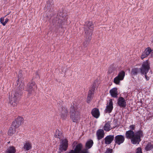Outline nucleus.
I'll use <instances>...</instances> for the list:
<instances>
[{
    "label": "nucleus",
    "mask_w": 153,
    "mask_h": 153,
    "mask_svg": "<svg viewBox=\"0 0 153 153\" xmlns=\"http://www.w3.org/2000/svg\"><path fill=\"white\" fill-rule=\"evenodd\" d=\"M97 135L98 140H100L104 136V131L102 129H99L97 132Z\"/></svg>",
    "instance_id": "aec40b11"
},
{
    "label": "nucleus",
    "mask_w": 153,
    "mask_h": 153,
    "mask_svg": "<svg viewBox=\"0 0 153 153\" xmlns=\"http://www.w3.org/2000/svg\"><path fill=\"white\" fill-rule=\"evenodd\" d=\"M62 136V132L59 131L58 129L56 130L54 137L56 138H58L60 139Z\"/></svg>",
    "instance_id": "a878e982"
},
{
    "label": "nucleus",
    "mask_w": 153,
    "mask_h": 153,
    "mask_svg": "<svg viewBox=\"0 0 153 153\" xmlns=\"http://www.w3.org/2000/svg\"><path fill=\"white\" fill-rule=\"evenodd\" d=\"M153 148V144L151 143H149L146 145L145 149L146 151H149Z\"/></svg>",
    "instance_id": "c85d7f7f"
},
{
    "label": "nucleus",
    "mask_w": 153,
    "mask_h": 153,
    "mask_svg": "<svg viewBox=\"0 0 153 153\" xmlns=\"http://www.w3.org/2000/svg\"><path fill=\"white\" fill-rule=\"evenodd\" d=\"M125 72L122 71L120 72L117 76L114 79V82L117 85H119L120 81L123 80L125 76Z\"/></svg>",
    "instance_id": "9d476101"
},
{
    "label": "nucleus",
    "mask_w": 153,
    "mask_h": 153,
    "mask_svg": "<svg viewBox=\"0 0 153 153\" xmlns=\"http://www.w3.org/2000/svg\"><path fill=\"white\" fill-rule=\"evenodd\" d=\"M95 88V86L93 85L91 90H89L87 98V102L89 103L92 100V95L94 94Z\"/></svg>",
    "instance_id": "2eb2a0df"
},
{
    "label": "nucleus",
    "mask_w": 153,
    "mask_h": 153,
    "mask_svg": "<svg viewBox=\"0 0 153 153\" xmlns=\"http://www.w3.org/2000/svg\"><path fill=\"white\" fill-rule=\"evenodd\" d=\"M23 146L22 149L25 151H28L32 148L31 143L29 141H26L23 143Z\"/></svg>",
    "instance_id": "dca6fc26"
},
{
    "label": "nucleus",
    "mask_w": 153,
    "mask_h": 153,
    "mask_svg": "<svg viewBox=\"0 0 153 153\" xmlns=\"http://www.w3.org/2000/svg\"><path fill=\"white\" fill-rule=\"evenodd\" d=\"M118 105L120 107L125 108L126 106V100L122 97H119L117 100Z\"/></svg>",
    "instance_id": "ddd939ff"
},
{
    "label": "nucleus",
    "mask_w": 153,
    "mask_h": 153,
    "mask_svg": "<svg viewBox=\"0 0 153 153\" xmlns=\"http://www.w3.org/2000/svg\"><path fill=\"white\" fill-rule=\"evenodd\" d=\"M84 26L85 39L83 45L85 47H86L91 39L94 26L92 22L87 21L85 22Z\"/></svg>",
    "instance_id": "f03ea898"
},
{
    "label": "nucleus",
    "mask_w": 153,
    "mask_h": 153,
    "mask_svg": "<svg viewBox=\"0 0 153 153\" xmlns=\"http://www.w3.org/2000/svg\"><path fill=\"white\" fill-rule=\"evenodd\" d=\"M82 144L81 143H79L77 144L74 150H73L74 153H79L82 151Z\"/></svg>",
    "instance_id": "4be33fe9"
},
{
    "label": "nucleus",
    "mask_w": 153,
    "mask_h": 153,
    "mask_svg": "<svg viewBox=\"0 0 153 153\" xmlns=\"http://www.w3.org/2000/svg\"><path fill=\"white\" fill-rule=\"evenodd\" d=\"M18 79L16 81L18 86L16 91H13L9 97V103L13 107L16 106L19 102V97L23 93L24 88V82L23 80V75L22 71H20L18 75Z\"/></svg>",
    "instance_id": "f257e3e1"
},
{
    "label": "nucleus",
    "mask_w": 153,
    "mask_h": 153,
    "mask_svg": "<svg viewBox=\"0 0 153 153\" xmlns=\"http://www.w3.org/2000/svg\"><path fill=\"white\" fill-rule=\"evenodd\" d=\"M9 19L7 18H6L5 19V21H4V23H3V26H5L6 24V23L8 22V21H9Z\"/></svg>",
    "instance_id": "72a5a7b5"
},
{
    "label": "nucleus",
    "mask_w": 153,
    "mask_h": 153,
    "mask_svg": "<svg viewBox=\"0 0 153 153\" xmlns=\"http://www.w3.org/2000/svg\"><path fill=\"white\" fill-rule=\"evenodd\" d=\"M68 147V141L66 139H65L62 140L60 142L59 148V152L62 153V152L67 150Z\"/></svg>",
    "instance_id": "1a4fd4ad"
},
{
    "label": "nucleus",
    "mask_w": 153,
    "mask_h": 153,
    "mask_svg": "<svg viewBox=\"0 0 153 153\" xmlns=\"http://www.w3.org/2000/svg\"><path fill=\"white\" fill-rule=\"evenodd\" d=\"M144 74L145 75V77L146 79V80L148 81V80H149V77H148V76H147V74Z\"/></svg>",
    "instance_id": "c9c22d12"
},
{
    "label": "nucleus",
    "mask_w": 153,
    "mask_h": 153,
    "mask_svg": "<svg viewBox=\"0 0 153 153\" xmlns=\"http://www.w3.org/2000/svg\"><path fill=\"white\" fill-rule=\"evenodd\" d=\"M113 104L112 100H110L108 104V103H107V106L105 111V113H110L111 112L113 109Z\"/></svg>",
    "instance_id": "4468645a"
},
{
    "label": "nucleus",
    "mask_w": 153,
    "mask_h": 153,
    "mask_svg": "<svg viewBox=\"0 0 153 153\" xmlns=\"http://www.w3.org/2000/svg\"><path fill=\"white\" fill-rule=\"evenodd\" d=\"M129 128L130 129V130L133 131V130L135 129V125H131L129 126Z\"/></svg>",
    "instance_id": "c756f323"
},
{
    "label": "nucleus",
    "mask_w": 153,
    "mask_h": 153,
    "mask_svg": "<svg viewBox=\"0 0 153 153\" xmlns=\"http://www.w3.org/2000/svg\"><path fill=\"white\" fill-rule=\"evenodd\" d=\"M125 135L127 138L131 139L132 143L138 144L141 140V138L143 137L144 135L143 131L139 129L135 132L131 130L127 131Z\"/></svg>",
    "instance_id": "7ed1b4c3"
},
{
    "label": "nucleus",
    "mask_w": 153,
    "mask_h": 153,
    "mask_svg": "<svg viewBox=\"0 0 153 153\" xmlns=\"http://www.w3.org/2000/svg\"><path fill=\"white\" fill-rule=\"evenodd\" d=\"M140 69L137 68H133L131 71V74L132 75L134 76L136 75L140 72Z\"/></svg>",
    "instance_id": "393cba45"
},
{
    "label": "nucleus",
    "mask_w": 153,
    "mask_h": 153,
    "mask_svg": "<svg viewBox=\"0 0 153 153\" xmlns=\"http://www.w3.org/2000/svg\"><path fill=\"white\" fill-rule=\"evenodd\" d=\"M91 114L94 117L96 118H98L100 115L99 110L97 108H94L92 110Z\"/></svg>",
    "instance_id": "6ab92c4d"
},
{
    "label": "nucleus",
    "mask_w": 153,
    "mask_h": 153,
    "mask_svg": "<svg viewBox=\"0 0 153 153\" xmlns=\"http://www.w3.org/2000/svg\"><path fill=\"white\" fill-rule=\"evenodd\" d=\"M94 143L93 140H90L87 141L85 145V147L86 149H89L91 147Z\"/></svg>",
    "instance_id": "b1692460"
},
{
    "label": "nucleus",
    "mask_w": 153,
    "mask_h": 153,
    "mask_svg": "<svg viewBox=\"0 0 153 153\" xmlns=\"http://www.w3.org/2000/svg\"><path fill=\"white\" fill-rule=\"evenodd\" d=\"M114 141L115 142L114 146L116 144L120 145L123 143L125 140V138L123 135H119L116 136L114 137Z\"/></svg>",
    "instance_id": "9b49d317"
},
{
    "label": "nucleus",
    "mask_w": 153,
    "mask_h": 153,
    "mask_svg": "<svg viewBox=\"0 0 153 153\" xmlns=\"http://www.w3.org/2000/svg\"><path fill=\"white\" fill-rule=\"evenodd\" d=\"M150 68V63L148 60L144 62L140 68V72L142 74H147Z\"/></svg>",
    "instance_id": "6e6552de"
},
{
    "label": "nucleus",
    "mask_w": 153,
    "mask_h": 153,
    "mask_svg": "<svg viewBox=\"0 0 153 153\" xmlns=\"http://www.w3.org/2000/svg\"><path fill=\"white\" fill-rule=\"evenodd\" d=\"M37 86L34 82L28 84L26 88V90L28 92V96L30 97L34 95L35 91L37 89Z\"/></svg>",
    "instance_id": "423d86ee"
},
{
    "label": "nucleus",
    "mask_w": 153,
    "mask_h": 153,
    "mask_svg": "<svg viewBox=\"0 0 153 153\" xmlns=\"http://www.w3.org/2000/svg\"><path fill=\"white\" fill-rule=\"evenodd\" d=\"M136 153H142L141 148L138 147L137 148Z\"/></svg>",
    "instance_id": "2f4dec72"
},
{
    "label": "nucleus",
    "mask_w": 153,
    "mask_h": 153,
    "mask_svg": "<svg viewBox=\"0 0 153 153\" xmlns=\"http://www.w3.org/2000/svg\"><path fill=\"white\" fill-rule=\"evenodd\" d=\"M114 135H110L107 136L104 139L105 143L107 145L111 144L114 140Z\"/></svg>",
    "instance_id": "f3484780"
},
{
    "label": "nucleus",
    "mask_w": 153,
    "mask_h": 153,
    "mask_svg": "<svg viewBox=\"0 0 153 153\" xmlns=\"http://www.w3.org/2000/svg\"><path fill=\"white\" fill-rule=\"evenodd\" d=\"M70 117L74 122L77 123L79 120L80 117L79 112L75 111L74 105H72L70 111Z\"/></svg>",
    "instance_id": "39448f33"
},
{
    "label": "nucleus",
    "mask_w": 153,
    "mask_h": 153,
    "mask_svg": "<svg viewBox=\"0 0 153 153\" xmlns=\"http://www.w3.org/2000/svg\"><path fill=\"white\" fill-rule=\"evenodd\" d=\"M103 128L104 130L107 131H109L112 128H111L110 123L109 121H108L105 124Z\"/></svg>",
    "instance_id": "5701e85b"
},
{
    "label": "nucleus",
    "mask_w": 153,
    "mask_h": 153,
    "mask_svg": "<svg viewBox=\"0 0 153 153\" xmlns=\"http://www.w3.org/2000/svg\"><path fill=\"white\" fill-rule=\"evenodd\" d=\"M79 153H88V151L87 149H85L81 151Z\"/></svg>",
    "instance_id": "473e14b6"
},
{
    "label": "nucleus",
    "mask_w": 153,
    "mask_h": 153,
    "mask_svg": "<svg viewBox=\"0 0 153 153\" xmlns=\"http://www.w3.org/2000/svg\"><path fill=\"white\" fill-rule=\"evenodd\" d=\"M152 50L150 47H148L142 53L141 58L142 59L147 56L152 52Z\"/></svg>",
    "instance_id": "a211bd4d"
},
{
    "label": "nucleus",
    "mask_w": 153,
    "mask_h": 153,
    "mask_svg": "<svg viewBox=\"0 0 153 153\" xmlns=\"http://www.w3.org/2000/svg\"><path fill=\"white\" fill-rule=\"evenodd\" d=\"M62 13L60 12L58 13L57 16L54 18L52 20V22L54 25L59 26H60L63 22L64 19V16Z\"/></svg>",
    "instance_id": "0eeeda50"
},
{
    "label": "nucleus",
    "mask_w": 153,
    "mask_h": 153,
    "mask_svg": "<svg viewBox=\"0 0 153 153\" xmlns=\"http://www.w3.org/2000/svg\"><path fill=\"white\" fill-rule=\"evenodd\" d=\"M62 110L60 114L61 118L63 120H65L68 115V112L67 108L64 106L61 107Z\"/></svg>",
    "instance_id": "f8f14e48"
},
{
    "label": "nucleus",
    "mask_w": 153,
    "mask_h": 153,
    "mask_svg": "<svg viewBox=\"0 0 153 153\" xmlns=\"http://www.w3.org/2000/svg\"><path fill=\"white\" fill-rule=\"evenodd\" d=\"M4 18L1 17L0 18V22H1V23L2 25H3V23H4Z\"/></svg>",
    "instance_id": "f704fd0d"
},
{
    "label": "nucleus",
    "mask_w": 153,
    "mask_h": 153,
    "mask_svg": "<svg viewBox=\"0 0 153 153\" xmlns=\"http://www.w3.org/2000/svg\"><path fill=\"white\" fill-rule=\"evenodd\" d=\"M23 120V118L19 116L13 122L12 125L9 128L8 134L10 136H12L16 131V129L19 127L22 124Z\"/></svg>",
    "instance_id": "20e7f679"
},
{
    "label": "nucleus",
    "mask_w": 153,
    "mask_h": 153,
    "mask_svg": "<svg viewBox=\"0 0 153 153\" xmlns=\"http://www.w3.org/2000/svg\"><path fill=\"white\" fill-rule=\"evenodd\" d=\"M151 56H152V57L153 58V53H151Z\"/></svg>",
    "instance_id": "e433bc0d"
},
{
    "label": "nucleus",
    "mask_w": 153,
    "mask_h": 153,
    "mask_svg": "<svg viewBox=\"0 0 153 153\" xmlns=\"http://www.w3.org/2000/svg\"><path fill=\"white\" fill-rule=\"evenodd\" d=\"M47 7L49 9L50 7V10L51 8H53V0H48L47 2Z\"/></svg>",
    "instance_id": "cd10ccee"
},
{
    "label": "nucleus",
    "mask_w": 153,
    "mask_h": 153,
    "mask_svg": "<svg viewBox=\"0 0 153 153\" xmlns=\"http://www.w3.org/2000/svg\"><path fill=\"white\" fill-rule=\"evenodd\" d=\"M16 149L13 146L10 147L7 150L6 153H15Z\"/></svg>",
    "instance_id": "bb28decb"
},
{
    "label": "nucleus",
    "mask_w": 153,
    "mask_h": 153,
    "mask_svg": "<svg viewBox=\"0 0 153 153\" xmlns=\"http://www.w3.org/2000/svg\"><path fill=\"white\" fill-rule=\"evenodd\" d=\"M105 153H113V150L111 149L108 148L107 149Z\"/></svg>",
    "instance_id": "7c9ffc66"
},
{
    "label": "nucleus",
    "mask_w": 153,
    "mask_h": 153,
    "mask_svg": "<svg viewBox=\"0 0 153 153\" xmlns=\"http://www.w3.org/2000/svg\"><path fill=\"white\" fill-rule=\"evenodd\" d=\"M117 89L116 88H113L110 90L109 93L112 97L114 98H117L118 94L117 93Z\"/></svg>",
    "instance_id": "412c9836"
}]
</instances>
